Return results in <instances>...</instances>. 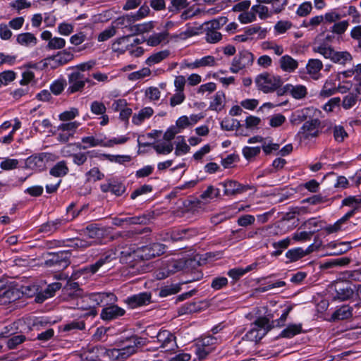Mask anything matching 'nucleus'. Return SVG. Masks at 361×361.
I'll list each match as a JSON object with an SVG mask.
<instances>
[{
  "instance_id": "obj_26",
  "label": "nucleus",
  "mask_w": 361,
  "mask_h": 361,
  "mask_svg": "<svg viewBox=\"0 0 361 361\" xmlns=\"http://www.w3.org/2000/svg\"><path fill=\"white\" fill-rule=\"evenodd\" d=\"M302 331L301 324H290L288 325L281 333V336L284 338H291Z\"/></svg>"
},
{
  "instance_id": "obj_48",
  "label": "nucleus",
  "mask_w": 361,
  "mask_h": 361,
  "mask_svg": "<svg viewBox=\"0 0 361 361\" xmlns=\"http://www.w3.org/2000/svg\"><path fill=\"white\" fill-rule=\"evenodd\" d=\"M111 261V255H106L104 257L100 258L97 262H96L94 264H91L89 267L90 271L94 274L96 273L99 269L103 266L104 264L109 262Z\"/></svg>"
},
{
  "instance_id": "obj_36",
  "label": "nucleus",
  "mask_w": 361,
  "mask_h": 361,
  "mask_svg": "<svg viewBox=\"0 0 361 361\" xmlns=\"http://www.w3.org/2000/svg\"><path fill=\"white\" fill-rule=\"evenodd\" d=\"M200 257L197 256L193 258L183 259L184 269L183 271H190L197 269L200 266Z\"/></svg>"
},
{
  "instance_id": "obj_18",
  "label": "nucleus",
  "mask_w": 361,
  "mask_h": 361,
  "mask_svg": "<svg viewBox=\"0 0 361 361\" xmlns=\"http://www.w3.org/2000/svg\"><path fill=\"white\" fill-rule=\"evenodd\" d=\"M61 288V283H53L49 284L43 291L39 293L35 300L37 302H42L46 299L52 297L55 292Z\"/></svg>"
},
{
  "instance_id": "obj_56",
  "label": "nucleus",
  "mask_w": 361,
  "mask_h": 361,
  "mask_svg": "<svg viewBox=\"0 0 361 361\" xmlns=\"http://www.w3.org/2000/svg\"><path fill=\"white\" fill-rule=\"evenodd\" d=\"M357 99L358 98L356 95L349 94L343 98L342 106L345 109H348L356 104Z\"/></svg>"
},
{
  "instance_id": "obj_38",
  "label": "nucleus",
  "mask_w": 361,
  "mask_h": 361,
  "mask_svg": "<svg viewBox=\"0 0 361 361\" xmlns=\"http://www.w3.org/2000/svg\"><path fill=\"white\" fill-rule=\"evenodd\" d=\"M139 29V24H131L128 28V31L130 32V34L126 36H123L122 37L118 39L116 43L118 44L128 43L131 36L140 34Z\"/></svg>"
},
{
  "instance_id": "obj_62",
  "label": "nucleus",
  "mask_w": 361,
  "mask_h": 361,
  "mask_svg": "<svg viewBox=\"0 0 361 361\" xmlns=\"http://www.w3.org/2000/svg\"><path fill=\"white\" fill-rule=\"evenodd\" d=\"M66 85V82L64 80H57L55 81L51 85V91L54 94H59L61 93V92L63 90L65 85Z\"/></svg>"
},
{
  "instance_id": "obj_39",
  "label": "nucleus",
  "mask_w": 361,
  "mask_h": 361,
  "mask_svg": "<svg viewBox=\"0 0 361 361\" xmlns=\"http://www.w3.org/2000/svg\"><path fill=\"white\" fill-rule=\"evenodd\" d=\"M251 10L254 11L255 13H257L260 19H266L271 15V13L269 11V8L267 6H262L261 4L253 6Z\"/></svg>"
},
{
  "instance_id": "obj_45",
  "label": "nucleus",
  "mask_w": 361,
  "mask_h": 361,
  "mask_svg": "<svg viewBox=\"0 0 361 361\" xmlns=\"http://www.w3.org/2000/svg\"><path fill=\"white\" fill-rule=\"evenodd\" d=\"M16 73L13 71H6L0 73V87L4 85H6L8 82L14 80Z\"/></svg>"
},
{
  "instance_id": "obj_37",
  "label": "nucleus",
  "mask_w": 361,
  "mask_h": 361,
  "mask_svg": "<svg viewBox=\"0 0 361 361\" xmlns=\"http://www.w3.org/2000/svg\"><path fill=\"white\" fill-rule=\"evenodd\" d=\"M166 269L169 273H175L179 271H183L184 263L183 259L172 260L168 262Z\"/></svg>"
},
{
  "instance_id": "obj_29",
  "label": "nucleus",
  "mask_w": 361,
  "mask_h": 361,
  "mask_svg": "<svg viewBox=\"0 0 361 361\" xmlns=\"http://www.w3.org/2000/svg\"><path fill=\"white\" fill-rule=\"evenodd\" d=\"M322 67L323 64L320 60L310 59L307 64L306 68L308 74L313 75L317 74L322 68Z\"/></svg>"
},
{
  "instance_id": "obj_43",
  "label": "nucleus",
  "mask_w": 361,
  "mask_h": 361,
  "mask_svg": "<svg viewBox=\"0 0 361 361\" xmlns=\"http://www.w3.org/2000/svg\"><path fill=\"white\" fill-rule=\"evenodd\" d=\"M220 195V191L218 188H214L212 185H209L205 191H204L201 195L200 198L202 200L213 199L214 197H218Z\"/></svg>"
},
{
  "instance_id": "obj_42",
  "label": "nucleus",
  "mask_w": 361,
  "mask_h": 361,
  "mask_svg": "<svg viewBox=\"0 0 361 361\" xmlns=\"http://www.w3.org/2000/svg\"><path fill=\"white\" fill-rule=\"evenodd\" d=\"M153 148L158 154H167L173 151V146L172 143H159L153 145Z\"/></svg>"
},
{
  "instance_id": "obj_11",
  "label": "nucleus",
  "mask_w": 361,
  "mask_h": 361,
  "mask_svg": "<svg viewBox=\"0 0 361 361\" xmlns=\"http://www.w3.org/2000/svg\"><path fill=\"white\" fill-rule=\"evenodd\" d=\"M73 59V54L68 51L63 50L62 51H59L57 54L47 57L45 59V66H47L49 61H54V65L52 66V68H56L58 66H63L68 62L71 61Z\"/></svg>"
},
{
  "instance_id": "obj_23",
  "label": "nucleus",
  "mask_w": 361,
  "mask_h": 361,
  "mask_svg": "<svg viewBox=\"0 0 361 361\" xmlns=\"http://www.w3.org/2000/svg\"><path fill=\"white\" fill-rule=\"evenodd\" d=\"M353 308L348 306L343 305L337 310L332 315L334 319H345L352 316Z\"/></svg>"
},
{
  "instance_id": "obj_4",
  "label": "nucleus",
  "mask_w": 361,
  "mask_h": 361,
  "mask_svg": "<svg viewBox=\"0 0 361 361\" xmlns=\"http://www.w3.org/2000/svg\"><path fill=\"white\" fill-rule=\"evenodd\" d=\"M130 344L121 349H113L111 353L117 360H124L137 351V348L142 345L141 338L132 337L128 339Z\"/></svg>"
},
{
  "instance_id": "obj_13",
  "label": "nucleus",
  "mask_w": 361,
  "mask_h": 361,
  "mask_svg": "<svg viewBox=\"0 0 361 361\" xmlns=\"http://www.w3.org/2000/svg\"><path fill=\"white\" fill-rule=\"evenodd\" d=\"M222 185L224 188V194L226 195H235L250 188L249 185H241L235 180H228L223 183Z\"/></svg>"
},
{
  "instance_id": "obj_6",
  "label": "nucleus",
  "mask_w": 361,
  "mask_h": 361,
  "mask_svg": "<svg viewBox=\"0 0 361 361\" xmlns=\"http://www.w3.org/2000/svg\"><path fill=\"white\" fill-rule=\"evenodd\" d=\"M90 80L85 78V75L80 71H74L68 75V92L71 94L81 92L85 85V82H89Z\"/></svg>"
},
{
  "instance_id": "obj_59",
  "label": "nucleus",
  "mask_w": 361,
  "mask_h": 361,
  "mask_svg": "<svg viewBox=\"0 0 361 361\" xmlns=\"http://www.w3.org/2000/svg\"><path fill=\"white\" fill-rule=\"evenodd\" d=\"M181 139L180 142L176 144L175 154L176 156L180 155V154H185L190 150V147L185 143L184 139L182 137H178V139Z\"/></svg>"
},
{
  "instance_id": "obj_61",
  "label": "nucleus",
  "mask_w": 361,
  "mask_h": 361,
  "mask_svg": "<svg viewBox=\"0 0 361 361\" xmlns=\"http://www.w3.org/2000/svg\"><path fill=\"white\" fill-rule=\"evenodd\" d=\"M250 270V267H247L245 269H243L242 268L233 269H231L228 272V275L236 281V280H238L242 276H243L245 273H247Z\"/></svg>"
},
{
  "instance_id": "obj_28",
  "label": "nucleus",
  "mask_w": 361,
  "mask_h": 361,
  "mask_svg": "<svg viewBox=\"0 0 361 361\" xmlns=\"http://www.w3.org/2000/svg\"><path fill=\"white\" fill-rule=\"evenodd\" d=\"M135 22V20L133 15H124L123 16H121L118 18L115 21L114 23L117 27H121L122 28H126L128 30V27L133 24Z\"/></svg>"
},
{
  "instance_id": "obj_14",
  "label": "nucleus",
  "mask_w": 361,
  "mask_h": 361,
  "mask_svg": "<svg viewBox=\"0 0 361 361\" xmlns=\"http://www.w3.org/2000/svg\"><path fill=\"white\" fill-rule=\"evenodd\" d=\"M87 300L91 301L94 305H99L106 302H112L116 301V297L113 293H94L90 294Z\"/></svg>"
},
{
  "instance_id": "obj_64",
  "label": "nucleus",
  "mask_w": 361,
  "mask_h": 361,
  "mask_svg": "<svg viewBox=\"0 0 361 361\" xmlns=\"http://www.w3.org/2000/svg\"><path fill=\"white\" fill-rule=\"evenodd\" d=\"M286 121V117L280 114L273 116L270 118L269 124L273 128L281 126Z\"/></svg>"
},
{
  "instance_id": "obj_5",
  "label": "nucleus",
  "mask_w": 361,
  "mask_h": 361,
  "mask_svg": "<svg viewBox=\"0 0 361 361\" xmlns=\"http://www.w3.org/2000/svg\"><path fill=\"white\" fill-rule=\"evenodd\" d=\"M157 342L159 344L157 348L165 351L175 350L178 348L176 337L168 330H161L157 334Z\"/></svg>"
},
{
  "instance_id": "obj_31",
  "label": "nucleus",
  "mask_w": 361,
  "mask_h": 361,
  "mask_svg": "<svg viewBox=\"0 0 361 361\" xmlns=\"http://www.w3.org/2000/svg\"><path fill=\"white\" fill-rule=\"evenodd\" d=\"M290 243V239L289 238H286L279 242L273 243L272 246L276 249V250L271 253V255L276 257L281 255L283 250L286 249L289 246Z\"/></svg>"
},
{
  "instance_id": "obj_2",
  "label": "nucleus",
  "mask_w": 361,
  "mask_h": 361,
  "mask_svg": "<svg viewBox=\"0 0 361 361\" xmlns=\"http://www.w3.org/2000/svg\"><path fill=\"white\" fill-rule=\"evenodd\" d=\"M255 82L258 89L264 93L276 90L283 83L280 77L267 73L259 75L255 79Z\"/></svg>"
},
{
  "instance_id": "obj_57",
  "label": "nucleus",
  "mask_w": 361,
  "mask_h": 361,
  "mask_svg": "<svg viewBox=\"0 0 361 361\" xmlns=\"http://www.w3.org/2000/svg\"><path fill=\"white\" fill-rule=\"evenodd\" d=\"M116 34V28L114 26H111L106 30H104L103 32H102L99 36H98V41L99 42H104L109 39V38L114 36Z\"/></svg>"
},
{
  "instance_id": "obj_20",
  "label": "nucleus",
  "mask_w": 361,
  "mask_h": 361,
  "mask_svg": "<svg viewBox=\"0 0 361 361\" xmlns=\"http://www.w3.org/2000/svg\"><path fill=\"white\" fill-rule=\"evenodd\" d=\"M314 250V245H311L309 247L304 251L302 248L298 247L293 250H289L286 255L288 258L290 259V261H296L306 255L312 252Z\"/></svg>"
},
{
  "instance_id": "obj_46",
  "label": "nucleus",
  "mask_w": 361,
  "mask_h": 361,
  "mask_svg": "<svg viewBox=\"0 0 361 361\" xmlns=\"http://www.w3.org/2000/svg\"><path fill=\"white\" fill-rule=\"evenodd\" d=\"M180 290V287L178 285H170L163 287L159 292L161 297H166L171 295L176 294Z\"/></svg>"
},
{
  "instance_id": "obj_16",
  "label": "nucleus",
  "mask_w": 361,
  "mask_h": 361,
  "mask_svg": "<svg viewBox=\"0 0 361 361\" xmlns=\"http://www.w3.org/2000/svg\"><path fill=\"white\" fill-rule=\"evenodd\" d=\"M148 219L146 216H139L129 218H114L113 219V224L117 226H122L125 224H145Z\"/></svg>"
},
{
  "instance_id": "obj_1",
  "label": "nucleus",
  "mask_w": 361,
  "mask_h": 361,
  "mask_svg": "<svg viewBox=\"0 0 361 361\" xmlns=\"http://www.w3.org/2000/svg\"><path fill=\"white\" fill-rule=\"evenodd\" d=\"M253 324L255 326L245 334V338L255 343L261 340L272 329L270 320L266 317L257 318Z\"/></svg>"
},
{
  "instance_id": "obj_50",
  "label": "nucleus",
  "mask_w": 361,
  "mask_h": 361,
  "mask_svg": "<svg viewBox=\"0 0 361 361\" xmlns=\"http://www.w3.org/2000/svg\"><path fill=\"white\" fill-rule=\"evenodd\" d=\"M79 112L78 109L72 108L69 111L63 112L59 115V119L62 121H68L74 119Z\"/></svg>"
},
{
  "instance_id": "obj_8",
  "label": "nucleus",
  "mask_w": 361,
  "mask_h": 361,
  "mask_svg": "<svg viewBox=\"0 0 361 361\" xmlns=\"http://www.w3.org/2000/svg\"><path fill=\"white\" fill-rule=\"evenodd\" d=\"M321 122L317 118L307 121L302 126L299 133L305 139L315 137L319 135Z\"/></svg>"
},
{
  "instance_id": "obj_10",
  "label": "nucleus",
  "mask_w": 361,
  "mask_h": 361,
  "mask_svg": "<svg viewBox=\"0 0 361 361\" xmlns=\"http://www.w3.org/2000/svg\"><path fill=\"white\" fill-rule=\"evenodd\" d=\"M151 299V293L148 292H144L128 298L126 300V302L131 308H136L140 306L149 305L152 302Z\"/></svg>"
},
{
  "instance_id": "obj_9",
  "label": "nucleus",
  "mask_w": 361,
  "mask_h": 361,
  "mask_svg": "<svg viewBox=\"0 0 361 361\" xmlns=\"http://www.w3.org/2000/svg\"><path fill=\"white\" fill-rule=\"evenodd\" d=\"M22 295L20 290L13 282L6 289L3 291L0 297V304H7L19 299Z\"/></svg>"
},
{
  "instance_id": "obj_63",
  "label": "nucleus",
  "mask_w": 361,
  "mask_h": 361,
  "mask_svg": "<svg viewBox=\"0 0 361 361\" xmlns=\"http://www.w3.org/2000/svg\"><path fill=\"white\" fill-rule=\"evenodd\" d=\"M238 19L241 23H249L255 20L256 15L252 11V12H245L240 14Z\"/></svg>"
},
{
  "instance_id": "obj_27",
  "label": "nucleus",
  "mask_w": 361,
  "mask_h": 361,
  "mask_svg": "<svg viewBox=\"0 0 361 361\" xmlns=\"http://www.w3.org/2000/svg\"><path fill=\"white\" fill-rule=\"evenodd\" d=\"M353 57L348 51H334L332 61L340 64H345L348 61H352Z\"/></svg>"
},
{
  "instance_id": "obj_35",
  "label": "nucleus",
  "mask_w": 361,
  "mask_h": 361,
  "mask_svg": "<svg viewBox=\"0 0 361 361\" xmlns=\"http://www.w3.org/2000/svg\"><path fill=\"white\" fill-rule=\"evenodd\" d=\"M336 298L342 301L347 300L353 297L354 290L351 288L336 287Z\"/></svg>"
},
{
  "instance_id": "obj_32",
  "label": "nucleus",
  "mask_w": 361,
  "mask_h": 361,
  "mask_svg": "<svg viewBox=\"0 0 361 361\" xmlns=\"http://www.w3.org/2000/svg\"><path fill=\"white\" fill-rule=\"evenodd\" d=\"M61 224V221L59 219H56L53 221H48L41 226L40 228L39 229V232L45 233H53L58 229Z\"/></svg>"
},
{
  "instance_id": "obj_58",
  "label": "nucleus",
  "mask_w": 361,
  "mask_h": 361,
  "mask_svg": "<svg viewBox=\"0 0 361 361\" xmlns=\"http://www.w3.org/2000/svg\"><path fill=\"white\" fill-rule=\"evenodd\" d=\"M106 106L102 102H93L91 104V111L97 115H103L106 112Z\"/></svg>"
},
{
  "instance_id": "obj_22",
  "label": "nucleus",
  "mask_w": 361,
  "mask_h": 361,
  "mask_svg": "<svg viewBox=\"0 0 361 361\" xmlns=\"http://www.w3.org/2000/svg\"><path fill=\"white\" fill-rule=\"evenodd\" d=\"M170 53L168 50H163L152 54L145 61L147 66H152L160 63L169 56Z\"/></svg>"
},
{
  "instance_id": "obj_60",
  "label": "nucleus",
  "mask_w": 361,
  "mask_h": 361,
  "mask_svg": "<svg viewBox=\"0 0 361 361\" xmlns=\"http://www.w3.org/2000/svg\"><path fill=\"white\" fill-rule=\"evenodd\" d=\"M221 39V34L216 30H207L206 40L209 43H216Z\"/></svg>"
},
{
  "instance_id": "obj_49",
  "label": "nucleus",
  "mask_w": 361,
  "mask_h": 361,
  "mask_svg": "<svg viewBox=\"0 0 361 361\" xmlns=\"http://www.w3.org/2000/svg\"><path fill=\"white\" fill-rule=\"evenodd\" d=\"M66 41L61 37H54L48 43V48L50 49H59L65 47Z\"/></svg>"
},
{
  "instance_id": "obj_24",
  "label": "nucleus",
  "mask_w": 361,
  "mask_h": 361,
  "mask_svg": "<svg viewBox=\"0 0 361 361\" xmlns=\"http://www.w3.org/2000/svg\"><path fill=\"white\" fill-rule=\"evenodd\" d=\"M68 172V168L66 166V163L64 161L58 162L53 168L50 170L51 175L55 177H61L66 175Z\"/></svg>"
},
{
  "instance_id": "obj_3",
  "label": "nucleus",
  "mask_w": 361,
  "mask_h": 361,
  "mask_svg": "<svg viewBox=\"0 0 361 361\" xmlns=\"http://www.w3.org/2000/svg\"><path fill=\"white\" fill-rule=\"evenodd\" d=\"M50 259L44 262V265L49 267H55L57 269H63L70 264L71 253L68 251H62L56 253H48Z\"/></svg>"
},
{
  "instance_id": "obj_52",
  "label": "nucleus",
  "mask_w": 361,
  "mask_h": 361,
  "mask_svg": "<svg viewBox=\"0 0 361 361\" xmlns=\"http://www.w3.org/2000/svg\"><path fill=\"white\" fill-rule=\"evenodd\" d=\"M215 64V59L214 56H207L202 58L201 59L196 61L192 66L193 67H200V66H214Z\"/></svg>"
},
{
  "instance_id": "obj_30",
  "label": "nucleus",
  "mask_w": 361,
  "mask_h": 361,
  "mask_svg": "<svg viewBox=\"0 0 361 361\" xmlns=\"http://www.w3.org/2000/svg\"><path fill=\"white\" fill-rule=\"evenodd\" d=\"M17 42L21 45L28 46L31 44H35L37 38L33 34L25 32L18 35Z\"/></svg>"
},
{
  "instance_id": "obj_54",
  "label": "nucleus",
  "mask_w": 361,
  "mask_h": 361,
  "mask_svg": "<svg viewBox=\"0 0 361 361\" xmlns=\"http://www.w3.org/2000/svg\"><path fill=\"white\" fill-rule=\"evenodd\" d=\"M49 154L47 153H40L33 157L30 158V163H35L39 167L44 166V161L48 160Z\"/></svg>"
},
{
  "instance_id": "obj_19",
  "label": "nucleus",
  "mask_w": 361,
  "mask_h": 361,
  "mask_svg": "<svg viewBox=\"0 0 361 361\" xmlns=\"http://www.w3.org/2000/svg\"><path fill=\"white\" fill-rule=\"evenodd\" d=\"M279 63L281 68L286 72H293L298 66V61L288 55L282 56Z\"/></svg>"
},
{
  "instance_id": "obj_33",
  "label": "nucleus",
  "mask_w": 361,
  "mask_h": 361,
  "mask_svg": "<svg viewBox=\"0 0 361 361\" xmlns=\"http://www.w3.org/2000/svg\"><path fill=\"white\" fill-rule=\"evenodd\" d=\"M227 18L221 17L218 19H214L204 23L205 29L210 30H219L221 26L225 25L227 23Z\"/></svg>"
},
{
  "instance_id": "obj_55",
  "label": "nucleus",
  "mask_w": 361,
  "mask_h": 361,
  "mask_svg": "<svg viewBox=\"0 0 361 361\" xmlns=\"http://www.w3.org/2000/svg\"><path fill=\"white\" fill-rule=\"evenodd\" d=\"M94 244V241H87L86 240L75 238L72 240L71 246L75 248L85 249Z\"/></svg>"
},
{
  "instance_id": "obj_34",
  "label": "nucleus",
  "mask_w": 361,
  "mask_h": 361,
  "mask_svg": "<svg viewBox=\"0 0 361 361\" xmlns=\"http://www.w3.org/2000/svg\"><path fill=\"white\" fill-rule=\"evenodd\" d=\"M169 33L167 32L154 33L147 39V43L149 46H157L162 41L166 39Z\"/></svg>"
},
{
  "instance_id": "obj_47",
  "label": "nucleus",
  "mask_w": 361,
  "mask_h": 361,
  "mask_svg": "<svg viewBox=\"0 0 361 361\" xmlns=\"http://www.w3.org/2000/svg\"><path fill=\"white\" fill-rule=\"evenodd\" d=\"M348 137V133L341 126H336L334 128V137L336 141L341 142Z\"/></svg>"
},
{
  "instance_id": "obj_21",
  "label": "nucleus",
  "mask_w": 361,
  "mask_h": 361,
  "mask_svg": "<svg viewBox=\"0 0 361 361\" xmlns=\"http://www.w3.org/2000/svg\"><path fill=\"white\" fill-rule=\"evenodd\" d=\"M286 89L288 91L293 98L300 99L306 97L307 94V88L304 85H286Z\"/></svg>"
},
{
  "instance_id": "obj_41",
  "label": "nucleus",
  "mask_w": 361,
  "mask_h": 361,
  "mask_svg": "<svg viewBox=\"0 0 361 361\" xmlns=\"http://www.w3.org/2000/svg\"><path fill=\"white\" fill-rule=\"evenodd\" d=\"M171 5L169 7V11L172 13H178L181 9L188 6L187 0H171Z\"/></svg>"
},
{
  "instance_id": "obj_53",
  "label": "nucleus",
  "mask_w": 361,
  "mask_h": 361,
  "mask_svg": "<svg viewBox=\"0 0 361 361\" xmlns=\"http://www.w3.org/2000/svg\"><path fill=\"white\" fill-rule=\"evenodd\" d=\"M224 99V94L220 92H216L214 95L213 101L210 104V108L214 110L220 109Z\"/></svg>"
},
{
  "instance_id": "obj_25",
  "label": "nucleus",
  "mask_w": 361,
  "mask_h": 361,
  "mask_svg": "<svg viewBox=\"0 0 361 361\" xmlns=\"http://www.w3.org/2000/svg\"><path fill=\"white\" fill-rule=\"evenodd\" d=\"M154 113L151 107H145L142 109L137 115L133 117V123L135 125H140L145 118H149Z\"/></svg>"
},
{
  "instance_id": "obj_7",
  "label": "nucleus",
  "mask_w": 361,
  "mask_h": 361,
  "mask_svg": "<svg viewBox=\"0 0 361 361\" xmlns=\"http://www.w3.org/2000/svg\"><path fill=\"white\" fill-rule=\"evenodd\" d=\"M252 62L253 55L250 52H241L233 59L230 68L231 71L233 73H236L239 71L251 65Z\"/></svg>"
},
{
  "instance_id": "obj_15",
  "label": "nucleus",
  "mask_w": 361,
  "mask_h": 361,
  "mask_svg": "<svg viewBox=\"0 0 361 361\" xmlns=\"http://www.w3.org/2000/svg\"><path fill=\"white\" fill-rule=\"evenodd\" d=\"M125 310L117 305H110L104 308L101 312V318L103 320H112L118 317L123 316Z\"/></svg>"
},
{
  "instance_id": "obj_17",
  "label": "nucleus",
  "mask_w": 361,
  "mask_h": 361,
  "mask_svg": "<svg viewBox=\"0 0 361 361\" xmlns=\"http://www.w3.org/2000/svg\"><path fill=\"white\" fill-rule=\"evenodd\" d=\"M313 111L314 109L310 108L297 110L291 114L290 121L293 125H298L308 118H310Z\"/></svg>"
},
{
  "instance_id": "obj_51",
  "label": "nucleus",
  "mask_w": 361,
  "mask_h": 361,
  "mask_svg": "<svg viewBox=\"0 0 361 361\" xmlns=\"http://www.w3.org/2000/svg\"><path fill=\"white\" fill-rule=\"evenodd\" d=\"M101 230L96 226V225L91 224L87 226L84 230L83 233L89 238L93 239L97 238L99 235Z\"/></svg>"
},
{
  "instance_id": "obj_12",
  "label": "nucleus",
  "mask_w": 361,
  "mask_h": 361,
  "mask_svg": "<svg viewBox=\"0 0 361 361\" xmlns=\"http://www.w3.org/2000/svg\"><path fill=\"white\" fill-rule=\"evenodd\" d=\"M143 254L141 255L145 260L159 256L164 253L165 245L161 243H154L142 248Z\"/></svg>"
},
{
  "instance_id": "obj_44",
  "label": "nucleus",
  "mask_w": 361,
  "mask_h": 361,
  "mask_svg": "<svg viewBox=\"0 0 361 361\" xmlns=\"http://www.w3.org/2000/svg\"><path fill=\"white\" fill-rule=\"evenodd\" d=\"M25 340L26 337L24 335L14 336L7 341V347L9 349H15Z\"/></svg>"
},
{
  "instance_id": "obj_40",
  "label": "nucleus",
  "mask_w": 361,
  "mask_h": 361,
  "mask_svg": "<svg viewBox=\"0 0 361 361\" xmlns=\"http://www.w3.org/2000/svg\"><path fill=\"white\" fill-rule=\"evenodd\" d=\"M313 51L324 56L326 59H330L332 61L334 50L330 47L321 45L313 48Z\"/></svg>"
}]
</instances>
